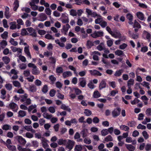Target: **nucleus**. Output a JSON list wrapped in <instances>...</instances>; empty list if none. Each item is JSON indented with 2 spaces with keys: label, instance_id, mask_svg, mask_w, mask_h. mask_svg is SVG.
Returning a JSON list of instances; mask_svg holds the SVG:
<instances>
[{
  "label": "nucleus",
  "instance_id": "f257e3e1",
  "mask_svg": "<svg viewBox=\"0 0 151 151\" xmlns=\"http://www.w3.org/2000/svg\"><path fill=\"white\" fill-rule=\"evenodd\" d=\"M62 22L63 23H68L69 22V19L67 14L66 13H63L60 18Z\"/></svg>",
  "mask_w": 151,
  "mask_h": 151
},
{
  "label": "nucleus",
  "instance_id": "f03ea898",
  "mask_svg": "<svg viewBox=\"0 0 151 151\" xmlns=\"http://www.w3.org/2000/svg\"><path fill=\"white\" fill-rule=\"evenodd\" d=\"M74 144L75 142L73 140L70 139L67 140V143L65 145L66 147L70 150L73 148Z\"/></svg>",
  "mask_w": 151,
  "mask_h": 151
},
{
  "label": "nucleus",
  "instance_id": "7ed1b4c3",
  "mask_svg": "<svg viewBox=\"0 0 151 151\" xmlns=\"http://www.w3.org/2000/svg\"><path fill=\"white\" fill-rule=\"evenodd\" d=\"M78 121L75 118L72 119L70 120H67L65 122V124L66 125L70 126L72 124H76Z\"/></svg>",
  "mask_w": 151,
  "mask_h": 151
},
{
  "label": "nucleus",
  "instance_id": "20e7f679",
  "mask_svg": "<svg viewBox=\"0 0 151 151\" xmlns=\"http://www.w3.org/2000/svg\"><path fill=\"white\" fill-rule=\"evenodd\" d=\"M16 139H17L21 145H24L26 143L25 139L22 136H17L15 137Z\"/></svg>",
  "mask_w": 151,
  "mask_h": 151
},
{
  "label": "nucleus",
  "instance_id": "39448f33",
  "mask_svg": "<svg viewBox=\"0 0 151 151\" xmlns=\"http://www.w3.org/2000/svg\"><path fill=\"white\" fill-rule=\"evenodd\" d=\"M90 55L93 56V59L94 60H98L99 56L101 54L99 52L95 51L91 52Z\"/></svg>",
  "mask_w": 151,
  "mask_h": 151
},
{
  "label": "nucleus",
  "instance_id": "423d86ee",
  "mask_svg": "<svg viewBox=\"0 0 151 151\" xmlns=\"http://www.w3.org/2000/svg\"><path fill=\"white\" fill-rule=\"evenodd\" d=\"M103 32L102 31H95L91 34V35L93 37L96 38L103 36Z\"/></svg>",
  "mask_w": 151,
  "mask_h": 151
},
{
  "label": "nucleus",
  "instance_id": "0eeeda50",
  "mask_svg": "<svg viewBox=\"0 0 151 151\" xmlns=\"http://www.w3.org/2000/svg\"><path fill=\"white\" fill-rule=\"evenodd\" d=\"M137 17L141 21H145V18L144 14L141 12H138L135 14Z\"/></svg>",
  "mask_w": 151,
  "mask_h": 151
},
{
  "label": "nucleus",
  "instance_id": "6e6552de",
  "mask_svg": "<svg viewBox=\"0 0 151 151\" xmlns=\"http://www.w3.org/2000/svg\"><path fill=\"white\" fill-rule=\"evenodd\" d=\"M24 51L28 59H31L32 56L29 51V46L28 45L24 47Z\"/></svg>",
  "mask_w": 151,
  "mask_h": 151
},
{
  "label": "nucleus",
  "instance_id": "1a4fd4ad",
  "mask_svg": "<svg viewBox=\"0 0 151 151\" xmlns=\"http://www.w3.org/2000/svg\"><path fill=\"white\" fill-rule=\"evenodd\" d=\"M27 29L30 33V35L34 37H36L37 36V33L36 30L32 27H29L27 28Z\"/></svg>",
  "mask_w": 151,
  "mask_h": 151
},
{
  "label": "nucleus",
  "instance_id": "9d476101",
  "mask_svg": "<svg viewBox=\"0 0 151 151\" xmlns=\"http://www.w3.org/2000/svg\"><path fill=\"white\" fill-rule=\"evenodd\" d=\"M47 17L44 13H41L39 15L37 20L40 22H43L47 19Z\"/></svg>",
  "mask_w": 151,
  "mask_h": 151
},
{
  "label": "nucleus",
  "instance_id": "9b49d317",
  "mask_svg": "<svg viewBox=\"0 0 151 151\" xmlns=\"http://www.w3.org/2000/svg\"><path fill=\"white\" fill-rule=\"evenodd\" d=\"M126 18L128 20V23L130 25L133 24V16L131 13H128L126 15Z\"/></svg>",
  "mask_w": 151,
  "mask_h": 151
},
{
  "label": "nucleus",
  "instance_id": "f8f14e48",
  "mask_svg": "<svg viewBox=\"0 0 151 151\" xmlns=\"http://www.w3.org/2000/svg\"><path fill=\"white\" fill-rule=\"evenodd\" d=\"M121 109L119 108H117L114 109L112 112L113 117H116L119 115L121 111Z\"/></svg>",
  "mask_w": 151,
  "mask_h": 151
},
{
  "label": "nucleus",
  "instance_id": "ddd939ff",
  "mask_svg": "<svg viewBox=\"0 0 151 151\" xmlns=\"http://www.w3.org/2000/svg\"><path fill=\"white\" fill-rule=\"evenodd\" d=\"M9 106L10 109L13 111L17 112L18 109V107L17 105L15 103L11 102L9 104Z\"/></svg>",
  "mask_w": 151,
  "mask_h": 151
},
{
  "label": "nucleus",
  "instance_id": "4468645a",
  "mask_svg": "<svg viewBox=\"0 0 151 151\" xmlns=\"http://www.w3.org/2000/svg\"><path fill=\"white\" fill-rule=\"evenodd\" d=\"M70 27V25L68 24H67L66 25H64L63 26L61 31L62 32L64 33L65 35H66L67 32Z\"/></svg>",
  "mask_w": 151,
  "mask_h": 151
},
{
  "label": "nucleus",
  "instance_id": "2eb2a0df",
  "mask_svg": "<svg viewBox=\"0 0 151 151\" xmlns=\"http://www.w3.org/2000/svg\"><path fill=\"white\" fill-rule=\"evenodd\" d=\"M75 151H87L86 148L85 147H82L81 145H77L75 146Z\"/></svg>",
  "mask_w": 151,
  "mask_h": 151
},
{
  "label": "nucleus",
  "instance_id": "dca6fc26",
  "mask_svg": "<svg viewBox=\"0 0 151 151\" xmlns=\"http://www.w3.org/2000/svg\"><path fill=\"white\" fill-rule=\"evenodd\" d=\"M90 73L93 75L94 76H101L102 74L101 73L99 72L97 70H89V71Z\"/></svg>",
  "mask_w": 151,
  "mask_h": 151
},
{
  "label": "nucleus",
  "instance_id": "f3484780",
  "mask_svg": "<svg viewBox=\"0 0 151 151\" xmlns=\"http://www.w3.org/2000/svg\"><path fill=\"white\" fill-rule=\"evenodd\" d=\"M5 9L4 15L6 18L8 19L10 17L9 12V9L8 7L6 6L5 7Z\"/></svg>",
  "mask_w": 151,
  "mask_h": 151
},
{
  "label": "nucleus",
  "instance_id": "a211bd4d",
  "mask_svg": "<svg viewBox=\"0 0 151 151\" xmlns=\"http://www.w3.org/2000/svg\"><path fill=\"white\" fill-rule=\"evenodd\" d=\"M24 128L27 131H30L33 133L35 132V130L32 129L31 126H26L24 127Z\"/></svg>",
  "mask_w": 151,
  "mask_h": 151
},
{
  "label": "nucleus",
  "instance_id": "6ab92c4d",
  "mask_svg": "<svg viewBox=\"0 0 151 151\" xmlns=\"http://www.w3.org/2000/svg\"><path fill=\"white\" fill-rule=\"evenodd\" d=\"M112 36L115 38H119L121 37V34L119 31H116L115 32H113V33L111 35Z\"/></svg>",
  "mask_w": 151,
  "mask_h": 151
},
{
  "label": "nucleus",
  "instance_id": "aec40b11",
  "mask_svg": "<svg viewBox=\"0 0 151 151\" xmlns=\"http://www.w3.org/2000/svg\"><path fill=\"white\" fill-rule=\"evenodd\" d=\"M57 142L58 144L59 145H65L67 143V140L63 139H60L58 140Z\"/></svg>",
  "mask_w": 151,
  "mask_h": 151
},
{
  "label": "nucleus",
  "instance_id": "412c9836",
  "mask_svg": "<svg viewBox=\"0 0 151 151\" xmlns=\"http://www.w3.org/2000/svg\"><path fill=\"white\" fill-rule=\"evenodd\" d=\"M80 85L82 87H84L86 84V81L85 79L83 78H80Z\"/></svg>",
  "mask_w": 151,
  "mask_h": 151
},
{
  "label": "nucleus",
  "instance_id": "4be33fe9",
  "mask_svg": "<svg viewBox=\"0 0 151 151\" xmlns=\"http://www.w3.org/2000/svg\"><path fill=\"white\" fill-rule=\"evenodd\" d=\"M18 59H17V62L19 63L20 61L23 62H25L26 61V58L24 56L20 55L18 56Z\"/></svg>",
  "mask_w": 151,
  "mask_h": 151
},
{
  "label": "nucleus",
  "instance_id": "5701e85b",
  "mask_svg": "<svg viewBox=\"0 0 151 151\" xmlns=\"http://www.w3.org/2000/svg\"><path fill=\"white\" fill-rule=\"evenodd\" d=\"M132 25L134 28H137V29H139L141 27L140 24L136 20H134V22H133V24Z\"/></svg>",
  "mask_w": 151,
  "mask_h": 151
},
{
  "label": "nucleus",
  "instance_id": "b1692460",
  "mask_svg": "<svg viewBox=\"0 0 151 151\" xmlns=\"http://www.w3.org/2000/svg\"><path fill=\"white\" fill-rule=\"evenodd\" d=\"M32 74L35 75H38L40 73V72L38 69L37 68V66L32 68Z\"/></svg>",
  "mask_w": 151,
  "mask_h": 151
},
{
  "label": "nucleus",
  "instance_id": "393cba45",
  "mask_svg": "<svg viewBox=\"0 0 151 151\" xmlns=\"http://www.w3.org/2000/svg\"><path fill=\"white\" fill-rule=\"evenodd\" d=\"M72 73L70 71H67L64 72L63 74V76L64 78L69 77L71 76Z\"/></svg>",
  "mask_w": 151,
  "mask_h": 151
},
{
  "label": "nucleus",
  "instance_id": "a878e982",
  "mask_svg": "<svg viewBox=\"0 0 151 151\" xmlns=\"http://www.w3.org/2000/svg\"><path fill=\"white\" fill-rule=\"evenodd\" d=\"M125 146L129 151H134L135 149V147L131 144H126Z\"/></svg>",
  "mask_w": 151,
  "mask_h": 151
},
{
  "label": "nucleus",
  "instance_id": "bb28decb",
  "mask_svg": "<svg viewBox=\"0 0 151 151\" xmlns=\"http://www.w3.org/2000/svg\"><path fill=\"white\" fill-rule=\"evenodd\" d=\"M28 90L32 92H35L37 91L36 87L34 85H32L29 86Z\"/></svg>",
  "mask_w": 151,
  "mask_h": 151
},
{
  "label": "nucleus",
  "instance_id": "cd10ccee",
  "mask_svg": "<svg viewBox=\"0 0 151 151\" xmlns=\"http://www.w3.org/2000/svg\"><path fill=\"white\" fill-rule=\"evenodd\" d=\"M97 17L98 18L95 20V22L96 24H100L103 20V17L100 15Z\"/></svg>",
  "mask_w": 151,
  "mask_h": 151
},
{
  "label": "nucleus",
  "instance_id": "c85d7f7f",
  "mask_svg": "<svg viewBox=\"0 0 151 151\" xmlns=\"http://www.w3.org/2000/svg\"><path fill=\"white\" fill-rule=\"evenodd\" d=\"M43 117L47 119H50L52 117V116L51 114H49L48 113H45L42 114Z\"/></svg>",
  "mask_w": 151,
  "mask_h": 151
},
{
  "label": "nucleus",
  "instance_id": "c756f323",
  "mask_svg": "<svg viewBox=\"0 0 151 151\" xmlns=\"http://www.w3.org/2000/svg\"><path fill=\"white\" fill-rule=\"evenodd\" d=\"M19 6V2L17 0H15L14 3V10L16 11Z\"/></svg>",
  "mask_w": 151,
  "mask_h": 151
},
{
  "label": "nucleus",
  "instance_id": "7c9ffc66",
  "mask_svg": "<svg viewBox=\"0 0 151 151\" xmlns=\"http://www.w3.org/2000/svg\"><path fill=\"white\" fill-rule=\"evenodd\" d=\"M61 108L64 110H66L68 112H70L71 109L68 106H66L65 104H63L61 106Z\"/></svg>",
  "mask_w": 151,
  "mask_h": 151
},
{
  "label": "nucleus",
  "instance_id": "2f4dec72",
  "mask_svg": "<svg viewBox=\"0 0 151 151\" xmlns=\"http://www.w3.org/2000/svg\"><path fill=\"white\" fill-rule=\"evenodd\" d=\"M81 133L83 137H86L88 135V130L87 129H84L81 131Z\"/></svg>",
  "mask_w": 151,
  "mask_h": 151
},
{
  "label": "nucleus",
  "instance_id": "473e14b6",
  "mask_svg": "<svg viewBox=\"0 0 151 151\" xmlns=\"http://www.w3.org/2000/svg\"><path fill=\"white\" fill-rule=\"evenodd\" d=\"M123 72V70L121 69L116 70L114 74V75L116 77L120 76Z\"/></svg>",
  "mask_w": 151,
  "mask_h": 151
},
{
  "label": "nucleus",
  "instance_id": "72a5a7b5",
  "mask_svg": "<svg viewBox=\"0 0 151 151\" xmlns=\"http://www.w3.org/2000/svg\"><path fill=\"white\" fill-rule=\"evenodd\" d=\"M35 135V138H37L39 139L42 138V140L43 139L46 140V139L45 138L42 137L41 134L40 132L36 133Z\"/></svg>",
  "mask_w": 151,
  "mask_h": 151
},
{
  "label": "nucleus",
  "instance_id": "f704fd0d",
  "mask_svg": "<svg viewBox=\"0 0 151 151\" xmlns=\"http://www.w3.org/2000/svg\"><path fill=\"white\" fill-rule=\"evenodd\" d=\"M105 47L103 43H101L97 47V49L99 51H101L103 50Z\"/></svg>",
  "mask_w": 151,
  "mask_h": 151
},
{
  "label": "nucleus",
  "instance_id": "c9c22d12",
  "mask_svg": "<svg viewBox=\"0 0 151 151\" xmlns=\"http://www.w3.org/2000/svg\"><path fill=\"white\" fill-rule=\"evenodd\" d=\"M2 128L3 130H11V129L12 127L10 125L6 124L3 125Z\"/></svg>",
  "mask_w": 151,
  "mask_h": 151
},
{
  "label": "nucleus",
  "instance_id": "e433bc0d",
  "mask_svg": "<svg viewBox=\"0 0 151 151\" xmlns=\"http://www.w3.org/2000/svg\"><path fill=\"white\" fill-rule=\"evenodd\" d=\"M29 5L30 6L31 9L35 11L38 10V6L34 4V3H30Z\"/></svg>",
  "mask_w": 151,
  "mask_h": 151
},
{
  "label": "nucleus",
  "instance_id": "4c0bfd02",
  "mask_svg": "<svg viewBox=\"0 0 151 151\" xmlns=\"http://www.w3.org/2000/svg\"><path fill=\"white\" fill-rule=\"evenodd\" d=\"M10 28L12 29H14L17 28L16 23L15 22H13L10 23Z\"/></svg>",
  "mask_w": 151,
  "mask_h": 151
},
{
  "label": "nucleus",
  "instance_id": "58836bf2",
  "mask_svg": "<svg viewBox=\"0 0 151 151\" xmlns=\"http://www.w3.org/2000/svg\"><path fill=\"white\" fill-rule=\"evenodd\" d=\"M2 60L6 64H7L10 61V58L7 56L3 57L2 58Z\"/></svg>",
  "mask_w": 151,
  "mask_h": 151
},
{
  "label": "nucleus",
  "instance_id": "ea45409f",
  "mask_svg": "<svg viewBox=\"0 0 151 151\" xmlns=\"http://www.w3.org/2000/svg\"><path fill=\"white\" fill-rule=\"evenodd\" d=\"M18 114V116L19 117H23L25 116L26 115L25 112L22 110H20L19 111Z\"/></svg>",
  "mask_w": 151,
  "mask_h": 151
},
{
  "label": "nucleus",
  "instance_id": "a19ab883",
  "mask_svg": "<svg viewBox=\"0 0 151 151\" xmlns=\"http://www.w3.org/2000/svg\"><path fill=\"white\" fill-rule=\"evenodd\" d=\"M21 35L22 36H25L29 35V33L27 31V29H22L21 31Z\"/></svg>",
  "mask_w": 151,
  "mask_h": 151
},
{
  "label": "nucleus",
  "instance_id": "79ce46f5",
  "mask_svg": "<svg viewBox=\"0 0 151 151\" xmlns=\"http://www.w3.org/2000/svg\"><path fill=\"white\" fill-rule=\"evenodd\" d=\"M56 107L55 106H50L48 108L49 111L51 113H54L55 111Z\"/></svg>",
  "mask_w": 151,
  "mask_h": 151
},
{
  "label": "nucleus",
  "instance_id": "37998d69",
  "mask_svg": "<svg viewBox=\"0 0 151 151\" xmlns=\"http://www.w3.org/2000/svg\"><path fill=\"white\" fill-rule=\"evenodd\" d=\"M142 135L145 139H147L149 138V135L146 131H144L142 132Z\"/></svg>",
  "mask_w": 151,
  "mask_h": 151
},
{
  "label": "nucleus",
  "instance_id": "c03bdc74",
  "mask_svg": "<svg viewBox=\"0 0 151 151\" xmlns=\"http://www.w3.org/2000/svg\"><path fill=\"white\" fill-rule=\"evenodd\" d=\"M6 146L9 150L12 151H16V148L15 146L14 145H7Z\"/></svg>",
  "mask_w": 151,
  "mask_h": 151
},
{
  "label": "nucleus",
  "instance_id": "a18cd8bd",
  "mask_svg": "<svg viewBox=\"0 0 151 151\" xmlns=\"http://www.w3.org/2000/svg\"><path fill=\"white\" fill-rule=\"evenodd\" d=\"M120 128L122 130L126 131H128L129 129V127L128 126L125 125H121L120 126Z\"/></svg>",
  "mask_w": 151,
  "mask_h": 151
},
{
  "label": "nucleus",
  "instance_id": "49530a36",
  "mask_svg": "<svg viewBox=\"0 0 151 151\" xmlns=\"http://www.w3.org/2000/svg\"><path fill=\"white\" fill-rule=\"evenodd\" d=\"M70 14L73 16H76L77 15V11L76 10L72 9L70 11Z\"/></svg>",
  "mask_w": 151,
  "mask_h": 151
},
{
  "label": "nucleus",
  "instance_id": "de8ad7c7",
  "mask_svg": "<svg viewBox=\"0 0 151 151\" xmlns=\"http://www.w3.org/2000/svg\"><path fill=\"white\" fill-rule=\"evenodd\" d=\"M115 54L116 55L119 56H120L122 55H123L124 53L123 52L120 50H116L115 52Z\"/></svg>",
  "mask_w": 151,
  "mask_h": 151
},
{
  "label": "nucleus",
  "instance_id": "09e8293b",
  "mask_svg": "<svg viewBox=\"0 0 151 151\" xmlns=\"http://www.w3.org/2000/svg\"><path fill=\"white\" fill-rule=\"evenodd\" d=\"M106 83L104 81H102L100 84L99 88L100 89H102L106 87Z\"/></svg>",
  "mask_w": 151,
  "mask_h": 151
},
{
  "label": "nucleus",
  "instance_id": "8fccbe9b",
  "mask_svg": "<svg viewBox=\"0 0 151 151\" xmlns=\"http://www.w3.org/2000/svg\"><path fill=\"white\" fill-rule=\"evenodd\" d=\"M134 83V79H130L128 81L127 83V86L128 87H130L131 86L133 85Z\"/></svg>",
  "mask_w": 151,
  "mask_h": 151
},
{
  "label": "nucleus",
  "instance_id": "3c124183",
  "mask_svg": "<svg viewBox=\"0 0 151 151\" xmlns=\"http://www.w3.org/2000/svg\"><path fill=\"white\" fill-rule=\"evenodd\" d=\"M113 139L111 136L110 135L107 136L104 139V141L106 142L111 141Z\"/></svg>",
  "mask_w": 151,
  "mask_h": 151
},
{
  "label": "nucleus",
  "instance_id": "603ef678",
  "mask_svg": "<svg viewBox=\"0 0 151 151\" xmlns=\"http://www.w3.org/2000/svg\"><path fill=\"white\" fill-rule=\"evenodd\" d=\"M84 113L87 116H89L91 114V111L89 109H85L84 111Z\"/></svg>",
  "mask_w": 151,
  "mask_h": 151
},
{
  "label": "nucleus",
  "instance_id": "864d4df0",
  "mask_svg": "<svg viewBox=\"0 0 151 151\" xmlns=\"http://www.w3.org/2000/svg\"><path fill=\"white\" fill-rule=\"evenodd\" d=\"M101 134L103 136H105L108 134L107 129H104L101 131Z\"/></svg>",
  "mask_w": 151,
  "mask_h": 151
},
{
  "label": "nucleus",
  "instance_id": "5fc2aeb1",
  "mask_svg": "<svg viewBox=\"0 0 151 151\" xmlns=\"http://www.w3.org/2000/svg\"><path fill=\"white\" fill-rule=\"evenodd\" d=\"M101 96V95L98 91H95L93 93V97L95 98H98Z\"/></svg>",
  "mask_w": 151,
  "mask_h": 151
},
{
  "label": "nucleus",
  "instance_id": "6e6d98bb",
  "mask_svg": "<svg viewBox=\"0 0 151 151\" xmlns=\"http://www.w3.org/2000/svg\"><path fill=\"white\" fill-rule=\"evenodd\" d=\"M63 70L62 67H58L56 69V72L58 73H61L63 72Z\"/></svg>",
  "mask_w": 151,
  "mask_h": 151
},
{
  "label": "nucleus",
  "instance_id": "4d7b16f0",
  "mask_svg": "<svg viewBox=\"0 0 151 151\" xmlns=\"http://www.w3.org/2000/svg\"><path fill=\"white\" fill-rule=\"evenodd\" d=\"M0 44L1 47L4 48L7 45V42L5 40H3L0 42Z\"/></svg>",
  "mask_w": 151,
  "mask_h": 151
},
{
  "label": "nucleus",
  "instance_id": "13d9d810",
  "mask_svg": "<svg viewBox=\"0 0 151 151\" xmlns=\"http://www.w3.org/2000/svg\"><path fill=\"white\" fill-rule=\"evenodd\" d=\"M86 44L88 47L89 48H91L94 45L93 42L89 40L87 41Z\"/></svg>",
  "mask_w": 151,
  "mask_h": 151
},
{
  "label": "nucleus",
  "instance_id": "bf43d9fd",
  "mask_svg": "<svg viewBox=\"0 0 151 151\" xmlns=\"http://www.w3.org/2000/svg\"><path fill=\"white\" fill-rule=\"evenodd\" d=\"M12 83L13 85L15 86L18 88L21 87L20 84L18 81H13Z\"/></svg>",
  "mask_w": 151,
  "mask_h": 151
},
{
  "label": "nucleus",
  "instance_id": "052dcab7",
  "mask_svg": "<svg viewBox=\"0 0 151 151\" xmlns=\"http://www.w3.org/2000/svg\"><path fill=\"white\" fill-rule=\"evenodd\" d=\"M86 12L87 13V17H89L90 16H91L92 12V10L90 9L86 8Z\"/></svg>",
  "mask_w": 151,
  "mask_h": 151
},
{
  "label": "nucleus",
  "instance_id": "680f3d73",
  "mask_svg": "<svg viewBox=\"0 0 151 151\" xmlns=\"http://www.w3.org/2000/svg\"><path fill=\"white\" fill-rule=\"evenodd\" d=\"M34 83L36 86H40L41 85L42 82L39 79H37L35 81Z\"/></svg>",
  "mask_w": 151,
  "mask_h": 151
},
{
  "label": "nucleus",
  "instance_id": "e2e57ef3",
  "mask_svg": "<svg viewBox=\"0 0 151 151\" xmlns=\"http://www.w3.org/2000/svg\"><path fill=\"white\" fill-rule=\"evenodd\" d=\"M37 105L35 104L32 105L30 106L28 109V111L29 112H31L32 110L36 108Z\"/></svg>",
  "mask_w": 151,
  "mask_h": 151
},
{
  "label": "nucleus",
  "instance_id": "0e129e2a",
  "mask_svg": "<svg viewBox=\"0 0 151 151\" xmlns=\"http://www.w3.org/2000/svg\"><path fill=\"white\" fill-rule=\"evenodd\" d=\"M8 33L6 31H5L1 35V37L3 39H6L8 37Z\"/></svg>",
  "mask_w": 151,
  "mask_h": 151
},
{
  "label": "nucleus",
  "instance_id": "69168bd1",
  "mask_svg": "<svg viewBox=\"0 0 151 151\" xmlns=\"http://www.w3.org/2000/svg\"><path fill=\"white\" fill-rule=\"evenodd\" d=\"M19 67L21 70H24L27 67L25 63H22L19 65Z\"/></svg>",
  "mask_w": 151,
  "mask_h": 151
},
{
  "label": "nucleus",
  "instance_id": "338daca9",
  "mask_svg": "<svg viewBox=\"0 0 151 151\" xmlns=\"http://www.w3.org/2000/svg\"><path fill=\"white\" fill-rule=\"evenodd\" d=\"M23 74L25 77H28L30 75L29 70H24L23 72Z\"/></svg>",
  "mask_w": 151,
  "mask_h": 151
},
{
  "label": "nucleus",
  "instance_id": "774afa93",
  "mask_svg": "<svg viewBox=\"0 0 151 151\" xmlns=\"http://www.w3.org/2000/svg\"><path fill=\"white\" fill-rule=\"evenodd\" d=\"M145 150L146 151H149L151 150V144H147L145 147Z\"/></svg>",
  "mask_w": 151,
  "mask_h": 151
}]
</instances>
